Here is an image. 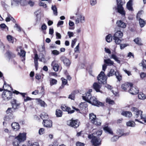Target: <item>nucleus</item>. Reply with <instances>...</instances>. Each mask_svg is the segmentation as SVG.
Here are the masks:
<instances>
[{
	"label": "nucleus",
	"mask_w": 146,
	"mask_h": 146,
	"mask_svg": "<svg viewBox=\"0 0 146 146\" xmlns=\"http://www.w3.org/2000/svg\"><path fill=\"white\" fill-rule=\"evenodd\" d=\"M94 134H92L88 135V138L91 139V142L94 146H99L101 145V140L99 137L95 135Z\"/></svg>",
	"instance_id": "1"
},
{
	"label": "nucleus",
	"mask_w": 146,
	"mask_h": 146,
	"mask_svg": "<svg viewBox=\"0 0 146 146\" xmlns=\"http://www.w3.org/2000/svg\"><path fill=\"white\" fill-rule=\"evenodd\" d=\"M6 85L5 82L3 87L5 90L3 92L2 96V98L4 100L8 101L12 98L13 94L11 91L4 88L5 86H6Z\"/></svg>",
	"instance_id": "2"
},
{
	"label": "nucleus",
	"mask_w": 146,
	"mask_h": 146,
	"mask_svg": "<svg viewBox=\"0 0 146 146\" xmlns=\"http://www.w3.org/2000/svg\"><path fill=\"white\" fill-rule=\"evenodd\" d=\"M123 35V33L120 31H118L114 34L113 36V40L117 44L120 43L121 40V38Z\"/></svg>",
	"instance_id": "3"
},
{
	"label": "nucleus",
	"mask_w": 146,
	"mask_h": 146,
	"mask_svg": "<svg viewBox=\"0 0 146 146\" xmlns=\"http://www.w3.org/2000/svg\"><path fill=\"white\" fill-rule=\"evenodd\" d=\"M131 111L134 114V117L135 118H138L142 119L144 118L142 115L143 111L141 110H139L137 108L135 107H133L131 109Z\"/></svg>",
	"instance_id": "4"
},
{
	"label": "nucleus",
	"mask_w": 146,
	"mask_h": 146,
	"mask_svg": "<svg viewBox=\"0 0 146 146\" xmlns=\"http://www.w3.org/2000/svg\"><path fill=\"white\" fill-rule=\"evenodd\" d=\"M117 2V8L118 12L122 15H125V13L124 10L123 5L124 3L122 0H116Z\"/></svg>",
	"instance_id": "5"
},
{
	"label": "nucleus",
	"mask_w": 146,
	"mask_h": 146,
	"mask_svg": "<svg viewBox=\"0 0 146 146\" xmlns=\"http://www.w3.org/2000/svg\"><path fill=\"white\" fill-rule=\"evenodd\" d=\"M90 119L91 122L96 125H100L101 124V121L96 118V116L93 113H90L89 115Z\"/></svg>",
	"instance_id": "6"
},
{
	"label": "nucleus",
	"mask_w": 146,
	"mask_h": 146,
	"mask_svg": "<svg viewBox=\"0 0 146 146\" xmlns=\"http://www.w3.org/2000/svg\"><path fill=\"white\" fill-rule=\"evenodd\" d=\"M97 78L99 84H104L106 83L107 78L104 72L101 71Z\"/></svg>",
	"instance_id": "7"
},
{
	"label": "nucleus",
	"mask_w": 146,
	"mask_h": 146,
	"mask_svg": "<svg viewBox=\"0 0 146 146\" xmlns=\"http://www.w3.org/2000/svg\"><path fill=\"white\" fill-rule=\"evenodd\" d=\"M39 57H38V55H35L34 58L35 66L36 70H37L38 68V60H39L40 61L43 62L44 63L46 62L47 61V59L45 58L44 55H42V56L40 58H39Z\"/></svg>",
	"instance_id": "8"
},
{
	"label": "nucleus",
	"mask_w": 146,
	"mask_h": 146,
	"mask_svg": "<svg viewBox=\"0 0 146 146\" xmlns=\"http://www.w3.org/2000/svg\"><path fill=\"white\" fill-rule=\"evenodd\" d=\"M87 102L93 105L98 107L102 106L103 105L102 103L98 101L94 97L92 96Z\"/></svg>",
	"instance_id": "9"
},
{
	"label": "nucleus",
	"mask_w": 146,
	"mask_h": 146,
	"mask_svg": "<svg viewBox=\"0 0 146 146\" xmlns=\"http://www.w3.org/2000/svg\"><path fill=\"white\" fill-rule=\"evenodd\" d=\"M115 75L118 80L120 81L122 79V76L118 72H115L113 69H111L109 73L108 74L107 76L108 77L112 76Z\"/></svg>",
	"instance_id": "10"
},
{
	"label": "nucleus",
	"mask_w": 146,
	"mask_h": 146,
	"mask_svg": "<svg viewBox=\"0 0 146 146\" xmlns=\"http://www.w3.org/2000/svg\"><path fill=\"white\" fill-rule=\"evenodd\" d=\"M68 125L74 128H76L79 126V122L78 120H73L72 119L67 122Z\"/></svg>",
	"instance_id": "11"
},
{
	"label": "nucleus",
	"mask_w": 146,
	"mask_h": 146,
	"mask_svg": "<svg viewBox=\"0 0 146 146\" xmlns=\"http://www.w3.org/2000/svg\"><path fill=\"white\" fill-rule=\"evenodd\" d=\"M26 139V134L24 133H20L17 136L15 137V139L21 142L24 141Z\"/></svg>",
	"instance_id": "12"
},
{
	"label": "nucleus",
	"mask_w": 146,
	"mask_h": 146,
	"mask_svg": "<svg viewBox=\"0 0 146 146\" xmlns=\"http://www.w3.org/2000/svg\"><path fill=\"white\" fill-rule=\"evenodd\" d=\"M75 23L78 24L80 22L81 23H84L85 21V17L84 16L80 15L78 16L77 18L75 19Z\"/></svg>",
	"instance_id": "13"
},
{
	"label": "nucleus",
	"mask_w": 146,
	"mask_h": 146,
	"mask_svg": "<svg viewBox=\"0 0 146 146\" xmlns=\"http://www.w3.org/2000/svg\"><path fill=\"white\" fill-rule=\"evenodd\" d=\"M129 92L132 95L137 94L139 92L138 88H136L132 86L129 90Z\"/></svg>",
	"instance_id": "14"
},
{
	"label": "nucleus",
	"mask_w": 146,
	"mask_h": 146,
	"mask_svg": "<svg viewBox=\"0 0 146 146\" xmlns=\"http://www.w3.org/2000/svg\"><path fill=\"white\" fill-rule=\"evenodd\" d=\"M117 26L119 27L125 28L126 26V24L121 20L117 21L116 22Z\"/></svg>",
	"instance_id": "15"
},
{
	"label": "nucleus",
	"mask_w": 146,
	"mask_h": 146,
	"mask_svg": "<svg viewBox=\"0 0 146 146\" xmlns=\"http://www.w3.org/2000/svg\"><path fill=\"white\" fill-rule=\"evenodd\" d=\"M60 59L62 61H63L64 64L67 66H69L70 64V60L66 58L64 56H62L60 58Z\"/></svg>",
	"instance_id": "16"
},
{
	"label": "nucleus",
	"mask_w": 146,
	"mask_h": 146,
	"mask_svg": "<svg viewBox=\"0 0 146 146\" xmlns=\"http://www.w3.org/2000/svg\"><path fill=\"white\" fill-rule=\"evenodd\" d=\"M43 123L46 127L50 128L52 126V122L50 120H46L44 121Z\"/></svg>",
	"instance_id": "17"
},
{
	"label": "nucleus",
	"mask_w": 146,
	"mask_h": 146,
	"mask_svg": "<svg viewBox=\"0 0 146 146\" xmlns=\"http://www.w3.org/2000/svg\"><path fill=\"white\" fill-rule=\"evenodd\" d=\"M103 129L105 133H107L109 134L113 135V132L111 129L108 125H105L103 127Z\"/></svg>",
	"instance_id": "18"
},
{
	"label": "nucleus",
	"mask_w": 146,
	"mask_h": 146,
	"mask_svg": "<svg viewBox=\"0 0 146 146\" xmlns=\"http://www.w3.org/2000/svg\"><path fill=\"white\" fill-rule=\"evenodd\" d=\"M133 84L132 83L127 82L122 84L121 87L122 89L124 90H126L129 86L131 87L133 86Z\"/></svg>",
	"instance_id": "19"
},
{
	"label": "nucleus",
	"mask_w": 146,
	"mask_h": 146,
	"mask_svg": "<svg viewBox=\"0 0 146 146\" xmlns=\"http://www.w3.org/2000/svg\"><path fill=\"white\" fill-rule=\"evenodd\" d=\"M11 103L12 106V109H13V111H15V110L18 108L19 104L16 103V100L15 99L11 102Z\"/></svg>",
	"instance_id": "20"
},
{
	"label": "nucleus",
	"mask_w": 146,
	"mask_h": 146,
	"mask_svg": "<svg viewBox=\"0 0 146 146\" xmlns=\"http://www.w3.org/2000/svg\"><path fill=\"white\" fill-rule=\"evenodd\" d=\"M92 97L90 92H87L85 96H82L83 99L85 101L88 102L89 100V99Z\"/></svg>",
	"instance_id": "21"
},
{
	"label": "nucleus",
	"mask_w": 146,
	"mask_h": 146,
	"mask_svg": "<svg viewBox=\"0 0 146 146\" xmlns=\"http://www.w3.org/2000/svg\"><path fill=\"white\" fill-rule=\"evenodd\" d=\"M138 15H139V13H138L136 16V17L137 19H138L139 18V24L140 25V26L141 27H143L144 25L145 24V21H144L143 19L139 18V17H138Z\"/></svg>",
	"instance_id": "22"
},
{
	"label": "nucleus",
	"mask_w": 146,
	"mask_h": 146,
	"mask_svg": "<svg viewBox=\"0 0 146 146\" xmlns=\"http://www.w3.org/2000/svg\"><path fill=\"white\" fill-rule=\"evenodd\" d=\"M51 65L53 66V69L54 71L56 72L58 71L59 66L58 64L55 63V61H54L52 62Z\"/></svg>",
	"instance_id": "23"
},
{
	"label": "nucleus",
	"mask_w": 146,
	"mask_h": 146,
	"mask_svg": "<svg viewBox=\"0 0 146 146\" xmlns=\"http://www.w3.org/2000/svg\"><path fill=\"white\" fill-rule=\"evenodd\" d=\"M121 114L127 117L130 118L132 116V113L129 111H123Z\"/></svg>",
	"instance_id": "24"
},
{
	"label": "nucleus",
	"mask_w": 146,
	"mask_h": 146,
	"mask_svg": "<svg viewBox=\"0 0 146 146\" xmlns=\"http://www.w3.org/2000/svg\"><path fill=\"white\" fill-rule=\"evenodd\" d=\"M12 7L18 6L20 0H11Z\"/></svg>",
	"instance_id": "25"
},
{
	"label": "nucleus",
	"mask_w": 146,
	"mask_h": 146,
	"mask_svg": "<svg viewBox=\"0 0 146 146\" xmlns=\"http://www.w3.org/2000/svg\"><path fill=\"white\" fill-rule=\"evenodd\" d=\"M12 128L15 131H16L19 129V125L18 123L14 122L11 124Z\"/></svg>",
	"instance_id": "26"
},
{
	"label": "nucleus",
	"mask_w": 146,
	"mask_h": 146,
	"mask_svg": "<svg viewBox=\"0 0 146 146\" xmlns=\"http://www.w3.org/2000/svg\"><path fill=\"white\" fill-rule=\"evenodd\" d=\"M132 0H130L127 4V7L129 10L132 11L133 10V8L132 7Z\"/></svg>",
	"instance_id": "27"
},
{
	"label": "nucleus",
	"mask_w": 146,
	"mask_h": 146,
	"mask_svg": "<svg viewBox=\"0 0 146 146\" xmlns=\"http://www.w3.org/2000/svg\"><path fill=\"white\" fill-rule=\"evenodd\" d=\"M40 116L41 118L43 120V121L47 120L48 118V116L47 114L44 112L41 114Z\"/></svg>",
	"instance_id": "28"
},
{
	"label": "nucleus",
	"mask_w": 146,
	"mask_h": 146,
	"mask_svg": "<svg viewBox=\"0 0 146 146\" xmlns=\"http://www.w3.org/2000/svg\"><path fill=\"white\" fill-rule=\"evenodd\" d=\"M93 88L97 92H100V89L101 87L100 85L97 83H94L93 85Z\"/></svg>",
	"instance_id": "29"
},
{
	"label": "nucleus",
	"mask_w": 146,
	"mask_h": 146,
	"mask_svg": "<svg viewBox=\"0 0 146 146\" xmlns=\"http://www.w3.org/2000/svg\"><path fill=\"white\" fill-rule=\"evenodd\" d=\"M51 9L52 10L53 14L55 16H57L58 15V12L57 8L55 5H52Z\"/></svg>",
	"instance_id": "30"
},
{
	"label": "nucleus",
	"mask_w": 146,
	"mask_h": 146,
	"mask_svg": "<svg viewBox=\"0 0 146 146\" xmlns=\"http://www.w3.org/2000/svg\"><path fill=\"white\" fill-rule=\"evenodd\" d=\"M117 133L120 135H121L119 136V137L123 135H128L129 134V133L128 132L126 133H124L123 130L120 129H118L117 130Z\"/></svg>",
	"instance_id": "31"
},
{
	"label": "nucleus",
	"mask_w": 146,
	"mask_h": 146,
	"mask_svg": "<svg viewBox=\"0 0 146 146\" xmlns=\"http://www.w3.org/2000/svg\"><path fill=\"white\" fill-rule=\"evenodd\" d=\"M50 86L56 84L57 82V81L55 79L50 78Z\"/></svg>",
	"instance_id": "32"
},
{
	"label": "nucleus",
	"mask_w": 146,
	"mask_h": 146,
	"mask_svg": "<svg viewBox=\"0 0 146 146\" xmlns=\"http://www.w3.org/2000/svg\"><path fill=\"white\" fill-rule=\"evenodd\" d=\"M7 40L9 42L13 43L14 38L11 35H8L7 36Z\"/></svg>",
	"instance_id": "33"
},
{
	"label": "nucleus",
	"mask_w": 146,
	"mask_h": 146,
	"mask_svg": "<svg viewBox=\"0 0 146 146\" xmlns=\"http://www.w3.org/2000/svg\"><path fill=\"white\" fill-rule=\"evenodd\" d=\"M104 62L106 64L110 65H112L113 64V62L111 61L109 58L107 59H104Z\"/></svg>",
	"instance_id": "34"
},
{
	"label": "nucleus",
	"mask_w": 146,
	"mask_h": 146,
	"mask_svg": "<svg viewBox=\"0 0 146 146\" xmlns=\"http://www.w3.org/2000/svg\"><path fill=\"white\" fill-rule=\"evenodd\" d=\"M56 115L57 117H61L62 115V112L59 109H57L56 111Z\"/></svg>",
	"instance_id": "35"
},
{
	"label": "nucleus",
	"mask_w": 146,
	"mask_h": 146,
	"mask_svg": "<svg viewBox=\"0 0 146 146\" xmlns=\"http://www.w3.org/2000/svg\"><path fill=\"white\" fill-rule=\"evenodd\" d=\"M135 124V122L133 121H129L126 123V125L127 126L134 127Z\"/></svg>",
	"instance_id": "36"
},
{
	"label": "nucleus",
	"mask_w": 146,
	"mask_h": 146,
	"mask_svg": "<svg viewBox=\"0 0 146 146\" xmlns=\"http://www.w3.org/2000/svg\"><path fill=\"white\" fill-rule=\"evenodd\" d=\"M138 97L140 99L144 100L146 98L145 94L143 93H140L138 95Z\"/></svg>",
	"instance_id": "37"
},
{
	"label": "nucleus",
	"mask_w": 146,
	"mask_h": 146,
	"mask_svg": "<svg viewBox=\"0 0 146 146\" xmlns=\"http://www.w3.org/2000/svg\"><path fill=\"white\" fill-rule=\"evenodd\" d=\"M106 41L108 42H111L112 40V37L111 34H109L106 36Z\"/></svg>",
	"instance_id": "38"
},
{
	"label": "nucleus",
	"mask_w": 146,
	"mask_h": 146,
	"mask_svg": "<svg viewBox=\"0 0 146 146\" xmlns=\"http://www.w3.org/2000/svg\"><path fill=\"white\" fill-rule=\"evenodd\" d=\"M21 142H19L18 140L15 139V137L13 141V144L14 146H19V144Z\"/></svg>",
	"instance_id": "39"
},
{
	"label": "nucleus",
	"mask_w": 146,
	"mask_h": 146,
	"mask_svg": "<svg viewBox=\"0 0 146 146\" xmlns=\"http://www.w3.org/2000/svg\"><path fill=\"white\" fill-rule=\"evenodd\" d=\"M134 41L135 43L139 45H142L141 43L140 40H139V38H136L134 40Z\"/></svg>",
	"instance_id": "40"
},
{
	"label": "nucleus",
	"mask_w": 146,
	"mask_h": 146,
	"mask_svg": "<svg viewBox=\"0 0 146 146\" xmlns=\"http://www.w3.org/2000/svg\"><path fill=\"white\" fill-rule=\"evenodd\" d=\"M93 134H95V135H96V136L99 137L102 134V131H98L93 133Z\"/></svg>",
	"instance_id": "41"
},
{
	"label": "nucleus",
	"mask_w": 146,
	"mask_h": 146,
	"mask_svg": "<svg viewBox=\"0 0 146 146\" xmlns=\"http://www.w3.org/2000/svg\"><path fill=\"white\" fill-rule=\"evenodd\" d=\"M111 57L110 58H113L118 63H120V60L118 59V58H117L116 55H111Z\"/></svg>",
	"instance_id": "42"
},
{
	"label": "nucleus",
	"mask_w": 146,
	"mask_h": 146,
	"mask_svg": "<svg viewBox=\"0 0 146 146\" xmlns=\"http://www.w3.org/2000/svg\"><path fill=\"white\" fill-rule=\"evenodd\" d=\"M141 66H142L143 68L146 69V60H143L141 63L139 64Z\"/></svg>",
	"instance_id": "43"
},
{
	"label": "nucleus",
	"mask_w": 146,
	"mask_h": 146,
	"mask_svg": "<svg viewBox=\"0 0 146 146\" xmlns=\"http://www.w3.org/2000/svg\"><path fill=\"white\" fill-rule=\"evenodd\" d=\"M119 137L117 135H115L112 137L111 139V141L112 142H115L119 138Z\"/></svg>",
	"instance_id": "44"
},
{
	"label": "nucleus",
	"mask_w": 146,
	"mask_h": 146,
	"mask_svg": "<svg viewBox=\"0 0 146 146\" xmlns=\"http://www.w3.org/2000/svg\"><path fill=\"white\" fill-rule=\"evenodd\" d=\"M68 98L72 100H74L75 98V94L74 93H72L70 94L68 97Z\"/></svg>",
	"instance_id": "45"
},
{
	"label": "nucleus",
	"mask_w": 146,
	"mask_h": 146,
	"mask_svg": "<svg viewBox=\"0 0 146 146\" xmlns=\"http://www.w3.org/2000/svg\"><path fill=\"white\" fill-rule=\"evenodd\" d=\"M11 16L9 14H7V17L6 18V22H8L9 21L11 20Z\"/></svg>",
	"instance_id": "46"
},
{
	"label": "nucleus",
	"mask_w": 146,
	"mask_h": 146,
	"mask_svg": "<svg viewBox=\"0 0 146 146\" xmlns=\"http://www.w3.org/2000/svg\"><path fill=\"white\" fill-rule=\"evenodd\" d=\"M13 110V109H12V108H9L6 111V113L8 114L9 113H11L13 111H14Z\"/></svg>",
	"instance_id": "47"
},
{
	"label": "nucleus",
	"mask_w": 146,
	"mask_h": 146,
	"mask_svg": "<svg viewBox=\"0 0 146 146\" xmlns=\"http://www.w3.org/2000/svg\"><path fill=\"white\" fill-rule=\"evenodd\" d=\"M106 101V102L109 103L110 104H113L114 103V101L109 98H107Z\"/></svg>",
	"instance_id": "48"
},
{
	"label": "nucleus",
	"mask_w": 146,
	"mask_h": 146,
	"mask_svg": "<svg viewBox=\"0 0 146 146\" xmlns=\"http://www.w3.org/2000/svg\"><path fill=\"white\" fill-rule=\"evenodd\" d=\"M66 111H68V113H72L74 112V110H71V108L68 107Z\"/></svg>",
	"instance_id": "49"
},
{
	"label": "nucleus",
	"mask_w": 146,
	"mask_h": 146,
	"mask_svg": "<svg viewBox=\"0 0 146 146\" xmlns=\"http://www.w3.org/2000/svg\"><path fill=\"white\" fill-rule=\"evenodd\" d=\"M26 52L23 50L21 49L20 50V52H18L17 55H25Z\"/></svg>",
	"instance_id": "50"
},
{
	"label": "nucleus",
	"mask_w": 146,
	"mask_h": 146,
	"mask_svg": "<svg viewBox=\"0 0 146 146\" xmlns=\"http://www.w3.org/2000/svg\"><path fill=\"white\" fill-rule=\"evenodd\" d=\"M45 129H44L43 128H40L39 130L38 131L40 135H42L43 134V133L44 132Z\"/></svg>",
	"instance_id": "51"
},
{
	"label": "nucleus",
	"mask_w": 146,
	"mask_h": 146,
	"mask_svg": "<svg viewBox=\"0 0 146 146\" xmlns=\"http://www.w3.org/2000/svg\"><path fill=\"white\" fill-rule=\"evenodd\" d=\"M96 3V0H90V4L92 6L95 5Z\"/></svg>",
	"instance_id": "52"
},
{
	"label": "nucleus",
	"mask_w": 146,
	"mask_h": 146,
	"mask_svg": "<svg viewBox=\"0 0 146 146\" xmlns=\"http://www.w3.org/2000/svg\"><path fill=\"white\" fill-rule=\"evenodd\" d=\"M39 5L40 6H42L44 8H46L47 7V5L46 4L42 2H40L39 3Z\"/></svg>",
	"instance_id": "53"
},
{
	"label": "nucleus",
	"mask_w": 146,
	"mask_h": 146,
	"mask_svg": "<svg viewBox=\"0 0 146 146\" xmlns=\"http://www.w3.org/2000/svg\"><path fill=\"white\" fill-rule=\"evenodd\" d=\"M77 40V39L76 38L72 40V42L71 43V47L72 48L73 47L74 45L75 44Z\"/></svg>",
	"instance_id": "54"
},
{
	"label": "nucleus",
	"mask_w": 146,
	"mask_h": 146,
	"mask_svg": "<svg viewBox=\"0 0 146 146\" xmlns=\"http://www.w3.org/2000/svg\"><path fill=\"white\" fill-rule=\"evenodd\" d=\"M85 144L80 142H77L76 144V146H84Z\"/></svg>",
	"instance_id": "55"
},
{
	"label": "nucleus",
	"mask_w": 146,
	"mask_h": 146,
	"mask_svg": "<svg viewBox=\"0 0 146 146\" xmlns=\"http://www.w3.org/2000/svg\"><path fill=\"white\" fill-rule=\"evenodd\" d=\"M61 80H62V84L65 85L66 84L67 82L66 79L64 78H61Z\"/></svg>",
	"instance_id": "56"
},
{
	"label": "nucleus",
	"mask_w": 146,
	"mask_h": 146,
	"mask_svg": "<svg viewBox=\"0 0 146 146\" xmlns=\"http://www.w3.org/2000/svg\"><path fill=\"white\" fill-rule=\"evenodd\" d=\"M14 27L15 28V27H16L17 28V31H21V27L19 26L17 24H15V26H14Z\"/></svg>",
	"instance_id": "57"
},
{
	"label": "nucleus",
	"mask_w": 146,
	"mask_h": 146,
	"mask_svg": "<svg viewBox=\"0 0 146 146\" xmlns=\"http://www.w3.org/2000/svg\"><path fill=\"white\" fill-rule=\"evenodd\" d=\"M67 107H67L66 106H65V105H64L63 106H61V108L62 109V110L63 111H66Z\"/></svg>",
	"instance_id": "58"
},
{
	"label": "nucleus",
	"mask_w": 146,
	"mask_h": 146,
	"mask_svg": "<svg viewBox=\"0 0 146 146\" xmlns=\"http://www.w3.org/2000/svg\"><path fill=\"white\" fill-rule=\"evenodd\" d=\"M67 34L70 38L71 37L73 36L74 35V34L73 32L70 31H68V32Z\"/></svg>",
	"instance_id": "59"
},
{
	"label": "nucleus",
	"mask_w": 146,
	"mask_h": 146,
	"mask_svg": "<svg viewBox=\"0 0 146 146\" xmlns=\"http://www.w3.org/2000/svg\"><path fill=\"white\" fill-rule=\"evenodd\" d=\"M33 99V98H30L28 96H27L26 97V98H24V101L25 102H27L28 101L31 100Z\"/></svg>",
	"instance_id": "60"
},
{
	"label": "nucleus",
	"mask_w": 146,
	"mask_h": 146,
	"mask_svg": "<svg viewBox=\"0 0 146 146\" xmlns=\"http://www.w3.org/2000/svg\"><path fill=\"white\" fill-rule=\"evenodd\" d=\"M52 54L54 55H58L59 54V52L56 50H54L52 51Z\"/></svg>",
	"instance_id": "61"
},
{
	"label": "nucleus",
	"mask_w": 146,
	"mask_h": 146,
	"mask_svg": "<svg viewBox=\"0 0 146 146\" xmlns=\"http://www.w3.org/2000/svg\"><path fill=\"white\" fill-rule=\"evenodd\" d=\"M104 49L106 53L108 54H111V52L110 49L106 48H105Z\"/></svg>",
	"instance_id": "62"
},
{
	"label": "nucleus",
	"mask_w": 146,
	"mask_h": 146,
	"mask_svg": "<svg viewBox=\"0 0 146 146\" xmlns=\"http://www.w3.org/2000/svg\"><path fill=\"white\" fill-rule=\"evenodd\" d=\"M28 4L31 6H33L34 4V3L31 0H30L28 2Z\"/></svg>",
	"instance_id": "63"
},
{
	"label": "nucleus",
	"mask_w": 146,
	"mask_h": 146,
	"mask_svg": "<svg viewBox=\"0 0 146 146\" xmlns=\"http://www.w3.org/2000/svg\"><path fill=\"white\" fill-rule=\"evenodd\" d=\"M41 28L42 30H45L46 29L47 26L45 24H44L42 25Z\"/></svg>",
	"instance_id": "64"
}]
</instances>
